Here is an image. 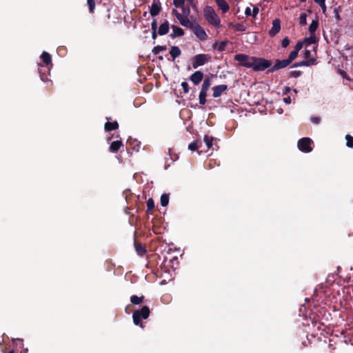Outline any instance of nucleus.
<instances>
[{
  "label": "nucleus",
  "mask_w": 353,
  "mask_h": 353,
  "mask_svg": "<svg viewBox=\"0 0 353 353\" xmlns=\"http://www.w3.org/2000/svg\"><path fill=\"white\" fill-rule=\"evenodd\" d=\"M311 51L310 50L305 49L303 53V57L305 59H310Z\"/></svg>",
  "instance_id": "3c124183"
},
{
  "label": "nucleus",
  "mask_w": 353,
  "mask_h": 353,
  "mask_svg": "<svg viewBox=\"0 0 353 353\" xmlns=\"http://www.w3.org/2000/svg\"><path fill=\"white\" fill-rule=\"evenodd\" d=\"M8 353H15L14 350H10Z\"/></svg>",
  "instance_id": "338daca9"
},
{
  "label": "nucleus",
  "mask_w": 353,
  "mask_h": 353,
  "mask_svg": "<svg viewBox=\"0 0 353 353\" xmlns=\"http://www.w3.org/2000/svg\"><path fill=\"white\" fill-rule=\"evenodd\" d=\"M178 21H179V23L181 26H183L187 28H189L190 30H192V28L194 27V26L196 23H194L192 21H190V19H188V17H185L183 15H182L181 18H179L178 19Z\"/></svg>",
  "instance_id": "ddd939ff"
},
{
  "label": "nucleus",
  "mask_w": 353,
  "mask_h": 353,
  "mask_svg": "<svg viewBox=\"0 0 353 353\" xmlns=\"http://www.w3.org/2000/svg\"><path fill=\"white\" fill-rule=\"evenodd\" d=\"M203 16L209 24L216 28L221 27V19L212 6H206L204 8Z\"/></svg>",
  "instance_id": "f03ea898"
},
{
  "label": "nucleus",
  "mask_w": 353,
  "mask_h": 353,
  "mask_svg": "<svg viewBox=\"0 0 353 353\" xmlns=\"http://www.w3.org/2000/svg\"><path fill=\"white\" fill-rule=\"evenodd\" d=\"M191 30L199 40L205 41L208 39V34L205 30L199 23H196Z\"/></svg>",
  "instance_id": "423d86ee"
},
{
  "label": "nucleus",
  "mask_w": 353,
  "mask_h": 353,
  "mask_svg": "<svg viewBox=\"0 0 353 353\" xmlns=\"http://www.w3.org/2000/svg\"><path fill=\"white\" fill-rule=\"evenodd\" d=\"M212 57L209 54H199L192 57V66L194 69L202 66L211 61Z\"/></svg>",
  "instance_id": "20e7f679"
},
{
  "label": "nucleus",
  "mask_w": 353,
  "mask_h": 353,
  "mask_svg": "<svg viewBox=\"0 0 353 353\" xmlns=\"http://www.w3.org/2000/svg\"><path fill=\"white\" fill-rule=\"evenodd\" d=\"M234 60L241 63L245 67L246 63H250L251 57L245 54H237L234 56Z\"/></svg>",
  "instance_id": "f8f14e48"
},
{
  "label": "nucleus",
  "mask_w": 353,
  "mask_h": 353,
  "mask_svg": "<svg viewBox=\"0 0 353 353\" xmlns=\"http://www.w3.org/2000/svg\"><path fill=\"white\" fill-rule=\"evenodd\" d=\"M319 27V20L318 19L315 20H312L311 24L309 26V32L310 34H315V32Z\"/></svg>",
  "instance_id": "393cba45"
},
{
  "label": "nucleus",
  "mask_w": 353,
  "mask_h": 353,
  "mask_svg": "<svg viewBox=\"0 0 353 353\" xmlns=\"http://www.w3.org/2000/svg\"><path fill=\"white\" fill-rule=\"evenodd\" d=\"M172 32L170 34V37L172 39H174L178 37H182L184 35L185 32L184 30L176 26H172Z\"/></svg>",
  "instance_id": "dca6fc26"
},
{
  "label": "nucleus",
  "mask_w": 353,
  "mask_h": 353,
  "mask_svg": "<svg viewBox=\"0 0 353 353\" xmlns=\"http://www.w3.org/2000/svg\"><path fill=\"white\" fill-rule=\"evenodd\" d=\"M336 18L337 19H340V16H339V14L338 13L336 14Z\"/></svg>",
  "instance_id": "69168bd1"
},
{
  "label": "nucleus",
  "mask_w": 353,
  "mask_h": 353,
  "mask_svg": "<svg viewBox=\"0 0 353 353\" xmlns=\"http://www.w3.org/2000/svg\"><path fill=\"white\" fill-rule=\"evenodd\" d=\"M228 43L229 41L228 40L216 42L213 44L212 48L219 52H223L225 50L226 46Z\"/></svg>",
  "instance_id": "aec40b11"
},
{
  "label": "nucleus",
  "mask_w": 353,
  "mask_h": 353,
  "mask_svg": "<svg viewBox=\"0 0 353 353\" xmlns=\"http://www.w3.org/2000/svg\"><path fill=\"white\" fill-rule=\"evenodd\" d=\"M172 14L175 16V17L179 19V18H181L182 14L179 13L177 10L173 9L172 10Z\"/></svg>",
  "instance_id": "8fccbe9b"
},
{
  "label": "nucleus",
  "mask_w": 353,
  "mask_h": 353,
  "mask_svg": "<svg viewBox=\"0 0 353 353\" xmlns=\"http://www.w3.org/2000/svg\"><path fill=\"white\" fill-rule=\"evenodd\" d=\"M272 65L270 60L261 57H251L250 63H246L245 67L252 68L254 71H263Z\"/></svg>",
  "instance_id": "f257e3e1"
},
{
  "label": "nucleus",
  "mask_w": 353,
  "mask_h": 353,
  "mask_svg": "<svg viewBox=\"0 0 353 353\" xmlns=\"http://www.w3.org/2000/svg\"><path fill=\"white\" fill-rule=\"evenodd\" d=\"M158 29V27H157V19H154L152 23H151V30H157Z\"/></svg>",
  "instance_id": "09e8293b"
},
{
  "label": "nucleus",
  "mask_w": 353,
  "mask_h": 353,
  "mask_svg": "<svg viewBox=\"0 0 353 353\" xmlns=\"http://www.w3.org/2000/svg\"><path fill=\"white\" fill-rule=\"evenodd\" d=\"M311 121L312 123H314L315 124H318V123H319L321 119L319 117H312L311 118Z\"/></svg>",
  "instance_id": "864d4df0"
},
{
  "label": "nucleus",
  "mask_w": 353,
  "mask_h": 353,
  "mask_svg": "<svg viewBox=\"0 0 353 353\" xmlns=\"http://www.w3.org/2000/svg\"><path fill=\"white\" fill-rule=\"evenodd\" d=\"M259 12V8L254 7V8L252 11V15L253 16V17L255 18L256 17V15L258 14Z\"/></svg>",
  "instance_id": "603ef678"
},
{
  "label": "nucleus",
  "mask_w": 353,
  "mask_h": 353,
  "mask_svg": "<svg viewBox=\"0 0 353 353\" xmlns=\"http://www.w3.org/2000/svg\"><path fill=\"white\" fill-rule=\"evenodd\" d=\"M170 24L169 22L165 20L161 23L158 29V34L163 36L169 32Z\"/></svg>",
  "instance_id": "f3484780"
},
{
  "label": "nucleus",
  "mask_w": 353,
  "mask_h": 353,
  "mask_svg": "<svg viewBox=\"0 0 353 353\" xmlns=\"http://www.w3.org/2000/svg\"><path fill=\"white\" fill-rule=\"evenodd\" d=\"M215 2L223 13L228 12L230 7L228 3L225 0H215Z\"/></svg>",
  "instance_id": "6ab92c4d"
},
{
  "label": "nucleus",
  "mask_w": 353,
  "mask_h": 353,
  "mask_svg": "<svg viewBox=\"0 0 353 353\" xmlns=\"http://www.w3.org/2000/svg\"><path fill=\"white\" fill-rule=\"evenodd\" d=\"M185 0H173V5L175 6V8H179V7L185 5Z\"/></svg>",
  "instance_id": "a19ab883"
},
{
  "label": "nucleus",
  "mask_w": 353,
  "mask_h": 353,
  "mask_svg": "<svg viewBox=\"0 0 353 353\" xmlns=\"http://www.w3.org/2000/svg\"><path fill=\"white\" fill-rule=\"evenodd\" d=\"M166 46H157L153 48L152 52L154 54H158L160 52L166 50Z\"/></svg>",
  "instance_id": "473e14b6"
},
{
  "label": "nucleus",
  "mask_w": 353,
  "mask_h": 353,
  "mask_svg": "<svg viewBox=\"0 0 353 353\" xmlns=\"http://www.w3.org/2000/svg\"><path fill=\"white\" fill-rule=\"evenodd\" d=\"M213 140L214 137H210L208 135H205L204 137V142L208 148H210L212 146Z\"/></svg>",
  "instance_id": "e433bc0d"
},
{
  "label": "nucleus",
  "mask_w": 353,
  "mask_h": 353,
  "mask_svg": "<svg viewBox=\"0 0 353 353\" xmlns=\"http://www.w3.org/2000/svg\"><path fill=\"white\" fill-rule=\"evenodd\" d=\"M57 52L61 55H64L66 52V48L64 46H59L57 48Z\"/></svg>",
  "instance_id": "de8ad7c7"
},
{
  "label": "nucleus",
  "mask_w": 353,
  "mask_h": 353,
  "mask_svg": "<svg viewBox=\"0 0 353 353\" xmlns=\"http://www.w3.org/2000/svg\"><path fill=\"white\" fill-rule=\"evenodd\" d=\"M158 59H159V60H163V56H159Z\"/></svg>",
  "instance_id": "0e129e2a"
},
{
  "label": "nucleus",
  "mask_w": 353,
  "mask_h": 353,
  "mask_svg": "<svg viewBox=\"0 0 353 353\" xmlns=\"http://www.w3.org/2000/svg\"><path fill=\"white\" fill-rule=\"evenodd\" d=\"M210 85H211V81H210V78L209 77L205 78L202 84L201 90L208 92Z\"/></svg>",
  "instance_id": "c756f323"
},
{
  "label": "nucleus",
  "mask_w": 353,
  "mask_h": 353,
  "mask_svg": "<svg viewBox=\"0 0 353 353\" xmlns=\"http://www.w3.org/2000/svg\"><path fill=\"white\" fill-rule=\"evenodd\" d=\"M190 6L192 7V8L196 9V6L194 3L192 5H190Z\"/></svg>",
  "instance_id": "e2e57ef3"
},
{
  "label": "nucleus",
  "mask_w": 353,
  "mask_h": 353,
  "mask_svg": "<svg viewBox=\"0 0 353 353\" xmlns=\"http://www.w3.org/2000/svg\"><path fill=\"white\" fill-rule=\"evenodd\" d=\"M290 44V39L288 37H285L283 40L281 41V46L283 48H287Z\"/></svg>",
  "instance_id": "c03bdc74"
},
{
  "label": "nucleus",
  "mask_w": 353,
  "mask_h": 353,
  "mask_svg": "<svg viewBox=\"0 0 353 353\" xmlns=\"http://www.w3.org/2000/svg\"><path fill=\"white\" fill-rule=\"evenodd\" d=\"M303 41H299L296 43L294 50H296L297 52H299V50L303 48Z\"/></svg>",
  "instance_id": "49530a36"
},
{
  "label": "nucleus",
  "mask_w": 353,
  "mask_h": 353,
  "mask_svg": "<svg viewBox=\"0 0 353 353\" xmlns=\"http://www.w3.org/2000/svg\"><path fill=\"white\" fill-rule=\"evenodd\" d=\"M315 3H318L319 5L323 3V1H325V0H314Z\"/></svg>",
  "instance_id": "052dcab7"
},
{
  "label": "nucleus",
  "mask_w": 353,
  "mask_h": 353,
  "mask_svg": "<svg viewBox=\"0 0 353 353\" xmlns=\"http://www.w3.org/2000/svg\"><path fill=\"white\" fill-rule=\"evenodd\" d=\"M123 146V145L121 140L114 141L110 143L108 150L110 152L117 153Z\"/></svg>",
  "instance_id": "2eb2a0df"
},
{
  "label": "nucleus",
  "mask_w": 353,
  "mask_h": 353,
  "mask_svg": "<svg viewBox=\"0 0 353 353\" xmlns=\"http://www.w3.org/2000/svg\"><path fill=\"white\" fill-rule=\"evenodd\" d=\"M306 0H299L300 2L303 3L305 2Z\"/></svg>",
  "instance_id": "774afa93"
},
{
  "label": "nucleus",
  "mask_w": 353,
  "mask_h": 353,
  "mask_svg": "<svg viewBox=\"0 0 353 353\" xmlns=\"http://www.w3.org/2000/svg\"><path fill=\"white\" fill-rule=\"evenodd\" d=\"M301 71L299 70H292L290 72V77L298 78L301 75Z\"/></svg>",
  "instance_id": "79ce46f5"
},
{
  "label": "nucleus",
  "mask_w": 353,
  "mask_h": 353,
  "mask_svg": "<svg viewBox=\"0 0 353 353\" xmlns=\"http://www.w3.org/2000/svg\"><path fill=\"white\" fill-rule=\"evenodd\" d=\"M181 51L178 46H174L171 47L170 50V54L172 57V61H174V59L176 57H179L181 55Z\"/></svg>",
  "instance_id": "5701e85b"
},
{
  "label": "nucleus",
  "mask_w": 353,
  "mask_h": 353,
  "mask_svg": "<svg viewBox=\"0 0 353 353\" xmlns=\"http://www.w3.org/2000/svg\"><path fill=\"white\" fill-rule=\"evenodd\" d=\"M319 6H321V8L322 9L323 12L325 13L326 11V6H325V1H323V3L319 4Z\"/></svg>",
  "instance_id": "6e6d98bb"
},
{
  "label": "nucleus",
  "mask_w": 353,
  "mask_h": 353,
  "mask_svg": "<svg viewBox=\"0 0 353 353\" xmlns=\"http://www.w3.org/2000/svg\"><path fill=\"white\" fill-rule=\"evenodd\" d=\"M158 31L157 30H152V38L155 39L157 37Z\"/></svg>",
  "instance_id": "13d9d810"
},
{
  "label": "nucleus",
  "mask_w": 353,
  "mask_h": 353,
  "mask_svg": "<svg viewBox=\"0 0 353 353\" xmlns=\"http://www.w3.org/2000/svg\"><path fill=\"white\" fill-rule=\"evenodd\" d=\"M290 64V61H288L287 59H283V60L276 59L275 61L274 65L269 69L268 72H274L280 69L286 68Z\"/></svg>",
  "instance_id": "0eeeda50"
},
{
  "label": "nucleus",
  "mask_w": 353,
  "mask_h": 353,
  "mask_svg": "<svg viewBox=\"0 0 353 353\" xmlns=\"http://www.w3.org/2000/svg\"><path fill=\"white\" fill-rule=\"evenodd\" d=\"M169 203V195L167 194H163L161 196V205L163 207H165Z\"/></svg>",
  "instance_id": "f704fd0d"
},
{
  "label": "nucleus",
  "mask_w": 353,
  "mask_h": 353,
  "mask_svg": "<svg viewBox=\"0 0 353 353\" xmlns=\"http://www.w3.org/2000/svg\"><path fill=\"white\" fill-rule=\"evenodd\" d=\"M283 101L286 104H290V103H291V101H292L291 98H290V97H289V96H287V97H283Z\"/></svg>",
  "instance_id": "5fc2aeb1"
},
{
  "label": "nucleus",
  "mask_w": 353,
  "mask_h": 353,
  "mask_svg": "<svg viewBox=\"0 0 353 353\" xmlns=\"http://www.w3.org/2000/svg\"><path fill=\"white\" fill-rule=\"evenodd\" d=\"M41 58L43 62V63L46 65V66H52V59H51V55L47 52H43L41 55Z\"/></svg>",
  "instance_id": "412c9836"
},
{
  "label": "nucleus",
  "mask_w": 353,
  "mask_h": 353,
  "mask_svg": "<svg viewBox=\"0 0 353 353\" xmlns=\"http://www.w3.org/2000/svg\"><path fill=\"white\" fill-rule=\"evenodd\" d=\"M228 89V85H216V86H214L212 88V90H213V97L214 98H217L219 97H220L222 93L225 91L226 90Z\"/></svg>",
  "instance_id": "4468645a"
},
{
  "label": "nucleus",
  "mask_w": 353,
  "mask_h": 353,
  "mask_svg": "<svg viewBox=\"0 0 353 353\" xmlns=\"http://www.w3.org/2000/svg\"><path fill=\"white\" fill-rule=\"evenodd\" d=\"M87 5L88 6L89 12L92 14L95 9V0H87Z\"/></svg>",
  "instance_id": "c9c22d12"
},
{
  "label": "nucleus",
  "mask_w": 353,
  "mask_h": 353,
  "mask_svg": "<svg viewBox=\"0 0 353 353\" xmlns=\"http://www.w3.org/2000/svg\"><path fill=\"white\" fill-rule=\"evenodd\" d=\"M128 142L129 143L130 145H132L133 150H134L136 152H139L140 147H141V143L139 141H138L136 139H134V140L128 139Z\"/></svg>",
  "instance_id": "bb28decb"
},
{
  "label": "nucleus",
  "mask_w": 353,
  "mask_h": 353,
  "mask_svg": "<svg viewBox=\"0 0 353 353\" xmlns=\"http://www.w3.org/2000/svg\"><path fill=\"white\" fill-rule=\"evenodd\" d=\"M299 24L302 26L307 24V14L305 13L301 14L299 17Z\"/></svg>",
  "instance_id": "58836bf2"
},
{
  "label": "nucleus",
  "mask_w": 353,
  "mask_h": 353,
  "mask_svg": "<svg viewBox=\"0 0 353 353\" xmlns=\"http://www.w3.org/2000/svg\"><path fill=\"white\" fill-rule=\"evenodd\" d=\"M318 39L315 34H310L309 37L305 38L304 41L305 43L310 44H314L317 42Z\"/></svg>",
  "instance_id": "c85d7f7f"
},
{
  "label": "nucleus",
  "mask_w": 353,
  "mask_h": 353,
  "mask_svg": "<svg viewBox=\"0 0 353 353\" xmlns=\"http://www.w3.org/2000/svg\"><path fill=\"white\" fill-rule=\"evenodd\" d=\"M144 299V296H138L137 295H132L130 297V301L134 305H139L143 302Z\"/></svg>",
  "instance_id": "a878e982"
},
{
  "label": "nucleus",
  "mask_w": 353,
  "mask_h": 353,
  "mask_svg": "<svg viewBox=\"0 0 353 353\" xmlns=\"http://www.w3.org/2000/svg\"><path fill=\"white\" fill-rule=\"evenodd\" d=\"M202 145V143L198 140L190 143L188 145V149L192 151L198 150Z\"/></svg>",
  "instance_id": "cd10ccee"
},
{
  "label": "nucleus",
  "mask_w": 353,
  "mask_h": 353,
  "mask_svg": "<svg viewBox=\"0 0 353 353\" xmlns=\"http://www.w3.org/2000/svg\"><path fill=\"white\" fill-rule=\"evenodd\" d=\"M312 140L309 137H303L299 140L298 148L303 152L308 153L312 150Z\"/></svg>",
  "instance_id": "39448f33"
},
{
  "label": "nucleus",
  "mask_w": 353,
  "mask_h": 353,
  "mask_svg": "<svg viewBox=\"0 0 353 353\" xmlns=\"http://www.w3.org/2000/svg\"><path fill=\"white\" fill-rule=\"evenodd\" d=\"M290 91H291L290 88H289V87H285V91H284V92H283V95H286V94H288Z\"/></svg>",
  "instance_id": "bf43d9fd"
},
{
  "label": "nucleus",
  "mask_w": 353,
  "mask_h": 353,
  "mask_svg": "<svg viewBox=\"0 0 353 353\" xmlns=\"http://www.w3.org/2000/svg\"><path fill=\"white\" fill-rule=\"evenodd\" d=\"M281 30L280 20L276 19L272 22V27L269 31V35L270 37L275 36Z\"/></svg>",
  "instance_id": "1a4fd4ad"
},
{
  "label": "nucleus",
  "mask_w": 353,
  "mask_h": 353,
  "mask_svg": "<svg viewBox=\"0 0 353 353\" xmlns=\"http://www.w3.org/2000/svg\"><path fill=\"white\" fill-rule=\"evenodd\" d=\"M207 92L201 90L199 93V103L201 105H205L206 103Z\"/></svg>",
  "instance_id": "7c9ffc66"
},
{
  "label": "nucleus",
  "mask_w": 353,
  "mask_h": 353,
  "mask_svg": "<svg viewBox=\"0 0 353 353\" xmlns=\"http://www.w3.org/2000/svg\"><path fill=\"white\" fill-rule=\"evenodd\" d=\"M338 73L344 79H347L348 81H351V79L350 78V77L347 75V74L346 73V72H345L344 70H341V69H339L338 70Z\"/></svg>",
  "instance_id": "37998d69"
},
{
  "label": "nucleus",
  "mask_w": 353,
  "mask_h": 353,
  "mask_svg": "<svg viewBox=\"0 0 353 353\" xmlns=\"http://www.w3.org/2000/svg\"><path fill=\"white\" fill-rule=\"evenodd\" d=\"M299 52L295 50H293L289 54L288 58L287 59L288 61H290V63L294 60L298 56Z\"/></svg>",
  "instance_id": "ea45409f"
},
{
  "label": "nucleus",
  "mask_w": 353,
  "mask_h": 353,
  "mask_svg": "<svg viewBox=\"0 0 353 353\" xmlns=\"http://www.w3.org/2000/svg\"><path fill=\"white\" fill-rule=\"evenodd\" d=\"M179 8H181L182 13H181L182 15L188 17L190 14V8L189 5H183L181 7H179Z\"/></svg>",
  "instance_id": "72a5a7b5"
},
{
  "label": "nucleus",
  "mask_w": 353,
  "mask_h": 353,
  "mask_svg": "<svg viewBox=\"0 0 353 353\" xmlns=\"http://www.w3.org/2000/svg\"><path fill=\"white\" fill-rule=\"evenodd\" d=\"M189 3L190 5H192L193 4V1L194 0H186Z\"/></svg>",
  "instance_id": "680f3d73"
},
{
  "label": "nucleus",
  "mask_w": 353,
  "mask_h": 353,
  "mask_svg": "<svg viewBox=\"0 0 353 353\" xmlns=\"http://www.w3.org/2000/svg\"><path fill=\"white\" fill-rule=\"evenodd\" d=\"M245 14L247 16L252 15V10H251V9L249 7L246 8V9L245 10Z\"/></svg>",
  "instance_id": "4d7b16f0"
},
{
  "label": "nucleus",
  "mask_w": 353,
  "mask_h": 353,
  "mask_svg": "<svg viewBox=\"0 0 353 353\" xmlns=\"http://www.w3.org/2000/svg\"><path fill=\"white\" fill-rule=\"evenodd\" d=\"M229 28H232L234 31L236 32H244L246 30V27L243 23L234 24L230 23L229 24Z\"/></svg>",
  "instance_id": "b1692460"
},
{
  "label": "nucleus",
  "mask_w": 353,
  "mask_h": 353,
  "mask_svg": "<svg viewBox=\"0 0 353 353\" xmlns=\"http://www.w3.org/2000/svg\"><path fill=\"white\" fill-rule=\"evenodd\" d=\"M119 128V123L117 121L113 122L107 121L104 125V129L105 131L109 132L115 130Z\"/></svg>",
  "instance_id": "4be33fe9"
},
{
  "label": "nucleus",
  "mask_w": 353,
  "mask_h": 353,
  "mask_svg": "<svg viewBox=\"0 0 353 353\" xmlns=\"http://www.w3.org/2000/svg\"><path fill=\"white\" fill-rule=\"evenodd\" d=\"M154 201L152 198L147 201V213H150L154 208Z\"/></svg>",
  "instance_id": "2f4dec72"
},
{
  "label": "nucleus",
  "mask_w": 353,
  "mask_h": 353,
  "mask_svg": "<svg viewBox=\"0 0 353 353\" xmlns=\"http://www.w3.org/2000/svg\"><path fill=\"white\" fill-rule=\"evenodd\" d=\"M161 10V3L160 0H153L150 6V13L152 17L157 16Z\"/></svg>",
  "instance_id": "6e6552de"
},
{
  "label": "nucleus",
  "mask_w": 353,
  "mask_h": 353,
  "mask_svg": "<svg viewBox=\"0 0 353 353\" xmlns=\"http://www.w3.org/2000/svg\"><path fill=\"white\" fill-rule=\"evenodd\" d=\"M203 79V73L201 71H196L190 77V80L195 85H198Z\"/></svg>",
  "instance_id": "9d476101"
},
{
  "label": "nucleus",
  "mask_w": 353,
  "mask_h": 353,
  "mask_svg": "<svg viewBox=\"0 0 353 353\" xmlns=\"http://www.w3.org/2000/svg\"><path fill=\"white\" fill-rule=\"evenodd\" d=\"M181 86L183 88V92L187 94L189 92V85L186 81H183L181 83Z\"/></svg>",
  "instance_id": "a18cd8bd"
},
{
  "label": "nucleus",
  "mask_w": 353,
  "mask_h": 353,
  "mask_svg": "<svg viewBox=\"0 0 353 353\" xmlns=\"http://www.w3.org/2000/svg\"><path fill=\"white\" fill-rule=\"evenodd\" d=\"M316 59L315 58H310L308 60H303L294 63L291 68H296L300 66H310L316 64Z\"/></svg>",
  "instance_id": "9b49d317"
},
{
  "label": "nucleus",
  "mask_w": 353,
  "mask_h": 353,
  "mask_svg": "<svg viewBox=\"0 0 353 353\" xmlns=\"http://www.w3.org/2000/svg\"><path fill=\"white\" fill-rule=\"evenodd\" d=\"M134 248L139 256H143L147 252L145 246L141 243L134 241Z\"/></svg>",
  "instance_id": "a211bd4d"
},
{
  "label": "nucleus",
  "mask_w": 353,
  "mask_h": 353,
  "mask_svg": "<svg viewBox=\"0 0 353 353\" xmlns=\"http://www.w3.org/2000/svg\"><path fill=\"white\" fill-rule=\"evenodd\" d=\"M346 139V145L348 148H353V137L350 134H347L345 136Z\"/></svg>",
  "instance_id": "4c0bfd02"
},
{
  "label": "nucleus",
  "mask_w": 353,
  "mask_h": 353,
  "mask_svg": "<svg viewBox=\"0 0 353 353\" xmlns=\"http://www.w3.org/2000/svg\"><path fill=\"white\" fill-rule=\"evenodd\" d=\"M150 314V310L147 305L143 306L140 310L134 311L132 314L133 322L136 325L143 328L144 325L142 319H147Z\"/></svg>",
  "instance_id": "7ed1b4c3"
}]
</instances>
